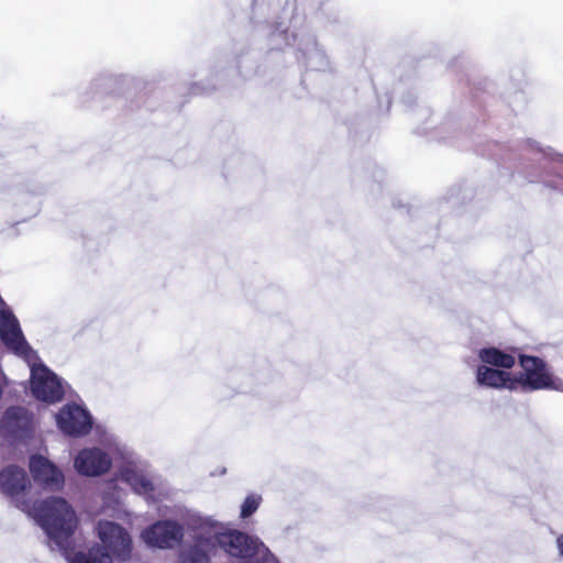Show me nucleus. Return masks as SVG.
I'll use <instances>...</instances> for the list:
<instances>
[{
	"label": "nucleus",
	"mask_w": 563,
	"mask_h": 563,
	"mask_svg": "<svg viewBox=\"0 0 563 563\" xmlns=\"http://www.w3.org/2000/svg\"><path fill=\"white\" fill-rule=\"evenodd\" d=\"M27 485L23 468L11 465L0 472V492L43 528L52 550L62 552L69 563H113L111 555L101 548H93L88 553H73V536L78 522L75 510L62 497L30 503L24 498Z\"/></svg>",
	"instance_id": "f257e3e1"
},
{
	"label": "nucleus",
	"mask_w": 563,
	"mask_h": 563,
	"mask_svg": "<svg viewBox=\"0 0 563 563\" xmlns=\"http://www.w3.org/2000/svg\"><path fill=\"white\" fill-rule=\"evenodd\" d=\"M194 520V528L208 529V532L212 533L216 545L230 556L241 559L242 561L249 559L260 547L265 544L257 536L238 529L225 528L210 518H195Z\"/></svg>",
	"instance_id": "f03ea898"
},
{
	"label": "nucleus",
	"mask_w": 563,
	"mask_h": 563,
	"mask_svg": "<svg viewBox=\"0 0 563 563\" xmlns=\"http://www.w3.org/2000/svg\"><path fill=\"white\" fill-rule=\"evenodd\" d=\"M522 373L515 375L518 382V389L533 391L540 389H554L563 391V382L551 373L547 363L536 356L520 355Z\"/></svg>",
	"instance_id": "7ed1b4c3"
},
{
	"label": "nucleus",
	"mask_w": 563,
	"mask_h": 563,
	"mask_svg": "<svg viewBox=\"0 0 563 563\" xmlns=\"http://www.w3.org/2000/svg\"><path fill=\"white\" fill-rule=\"evenodd\" d=\"M0 340L10 352L25 362L35 357V351L27 343L19 319L3 299H0Z\"/></svg>",
	"instance_id": "20e7f679"
},
{
	"label": "nucleus",
	"mask_w": 563,
	"mask_h": 563,
	"mask_svg": "<svg viewBox=\"0 0 563 563\" xmlns=\"http://www.w3.org/2000/svg\"><path fill=\"white\" fill-rule=\"evenodd\" d=\"M26 363L31 371V391L33 396L45 402L59 401L65 393L62 379L40 361L36 353L35 357Z\"/></svg>",
	"instance_id": "39448f33"
},
{
	"label": "nucleus",
	"mask_w": 563,
	"mask_h": 563,
	"mask_svg": "<svg viewBox=\"0 0 563 563\" xmlns=\"http://www.w3.org/2000/svg\"><path fill=\"white\" fill-rule=\"evenodd\" d=\"M195 518H202L198 515H188L186 526L194 532V543L181 548L178 554L179 563H210V554L216 549L212 533L208 529L192 527Z\"/></svg>",
	"instance_id": "423d86ee"
},
{
	"label": "nucleus",
	"mask_w": 563,
	"mask_h": 563,
	"mask_svg": "<svg viewBox=\"0 0 563 563\" xmlns=\"http://www.w3.org/2000/svg\"><path fill=\"white\" fill-rule=\"evenodd\" d=\"M141 539L150 548L174 549L184 539V526L172 519L158 520L142 531Z\"/></svg>",
	"instance_id": "0eeeda50"
},
{
	"label": "nucleus",
	"mask_w": 563,
	"mask_h": 563,
	"mask_svg": "<svg viewBox=\"0 0 563 563\" xmlns=\"http://www.w3.org/2000/svg\"><path fill=\"white\" fill-rule=\"evenodd\" d=\"M97 532L103 547L111 552L115 559L120 561L130 559L132 540L124 528L112 521H99Z\"/></svg>",
	"instance_id": "6e6552de"
},
{
	"label": "nucleus",
	"mask_w": 563,
	"mask_h": 563,
	"mask_svg": "<svg viewBox=\"0 0 563 563\" xmlns=\"http://www.w3.org/2000/svg\"><path fill=\"white\" fill-rule=\"evenodd\" d=\"M60 431L71 437H82L92 427V418L88 410L78 404H66L55 416Z\"/></svg>",
	"instance_id": "1a4fd4ad"
},
{
	"label": "nucleus",
	"mask_w": 563,
	"mask_h": 563,
	"mask_svg": "<svg viewBox=\"0 0 563 563\" xmlns=\"http://www.w3.org/2000/svg\"><path fill=\"white\" fill-rule=\"evenodd\" d=\"M111 467L110 452L98 446L85 448L74 457V468L82 476L98 477L108 473Z\"/></svg>",
	"instance_id": "9d476101"
},
{
	"label": "nucleus",
	"mask_w": 563,
	"mask_h": 563,
	"mask_svg": "<svg viewBox=\"0 0 563 563\" xmlns=\"http://www.w3.org/2000/svg\"><path fill=\"white\" fill-rule=\"evenodd\" d=\"M118 478L126 483L132 490L145 498H153L156 477L143 463L128 462L118 472Z\"/></svg>",
	"instance_id": "9b49d317"
},
{
	"label": "nucleus",
	"mask_w": 563,
	"mask_h": 563,
	"mask_svg": "<svg viewBox=\"0 0 563 563\" xmlns=\"http://www.w3.org/2000/svg\"><path fill=\"white\" fill-rule=\"evenodd\" d=\"M30 471L35 479L49 490H58L63 487V473L42 455H33L30 459Z\"/></svg>",
	"instance_id": "f8f14e48"
},
{
	"label": "nucleus",
	"mask_w": 563,
	"mask_h": 563,
	"mask_svg": "<svg viewBox=\"0 0 563 563\" xmlns=\"http://www.w3.org/2000/svg\"><path fill=\"white\" fill-rule=\"evenodd\" d=\"M31 420V415L25 408L10 407L0 420V431L9 438H23L30 430Z\"/></svg>",
	"instance_id": "ddd939ff"
},
{
	"label": "nucleus",
	"mask_w": 563,
	"mask_h": 563,
	"mask_svg": "<svg viewBox=\"0 0 563 563\" xmlns=\"http://www.w3.org/2000/svg\"><path fill=\"white\" fill-rule=\"evenodd\" d=\"M476 382L478 385L489 388L518 390V382L515 380V375L483 364L477 367Z\"/></svg>",
	"instance_id": "4468645a"
},
{
	"label": "nucleus",
	"mask_w": 563,
	"mask_h": 563,
	"mask_svg": "<svg viewBox=\"0 0 563 563\" xmlns=\"http://www.w3.org/2000/svg\"><path fill=\"white\" fill-rule=\"evenodd\" d=\"M478 357L483 362V365L490 366L497 369H509L515 363V356L506 353L497 347H485L478 352Z\"/></svg>",
	"instance_id": "2eb2a0df"
},
{
	"label": "nucleus",
	"mask_w": 563,
	"mask_h": 563,
	"mask_svg": "<svg viewBox=\"0 0 563 563\" xmlns=\"http://www.w3.org/2000/svg\"><path fill=\"white\" fill-rule=\"evenodd\" d=\"M123 499V492L118 488L117 484L111 482L108 485V490L102 493V500L106 507L117 508L121 505Z\"/></svg>",
	"instance_id": "dca6fc26"
},
{
	"label": "nucleus",
	"mask_w": 563,
	"mask_h": 563,
	"mask_svg": "<svg viewBox=\"0 0 563 563\" xmlns=\"http://www.w3.org/2000/svg\"><path fill=\"white\" fill-rule=\"evenodd\" d=\"M262 504V496L258 494H251L249 495L243 504L241 505V512L240 518L241 519H247L251 517L256 510L260 508Z\"/></svg>",
	"instance_id": "f3484780"
},
{
	"label": "nucleus",
	"mask_w": 563,
	"mask_h": 563,
	"mask_svg": "<svg viewBox=\"0 0 563 563\" xmlns=\"http://www.w3.org/2000/svg\"><path fill=\"white\" fill-rule=\"evenodd\" d=\"M240 563H280L274 553L266 547V544L260 547V549L252 554L245 561Z\"/></svg>",
	"instance_id": "a211bd4d"
},
{
	"label": "nucleus",
	"mask_w": 563,
	"mask_h": 563,
	"mask_svg": "<svg viewBox=\"0 0 563 563\" xmlns=\"http://www.w3.org/2000/svg\"><path fill=\"white\" fill-rule=\"evenodd\" d=\"M555 545H556L559 558L563 561V534H560L556 537Z\"/></svg>",
	"instance_id": "6ab92c4d"
},
{
	"label": "nucleus",
	"mask_w": 563,
	"mask_h": 563,
	"mask_svg": "<svg viewBox=\"0 0 563 563\" xmlns=\"http://www.w3.org/2000/svg\"><path fill=\"white\" fill-rule=\"evenodd\" d=\"M211 90H213V87H210V88H209V87H208V88H202V89H201V92H209V91H211Z\"/></svg>",
	"instance_id": "aec40b11"
}]
</instances>
